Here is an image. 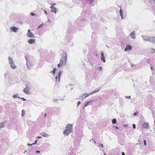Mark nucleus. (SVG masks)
I'll use <instances>...</instances> for the list:
<instances>
[{
  "label": "nucleus",
  "instance_id": "obj_16",
  "mask_svg": "<svg viewBox=\"0 0 155 155\" xmlns=\"http://www.w3.org/2000/svg\"><path fill=\"white\" fill-rule=\"evenodd\" d=\"M130 35L133 38H135V33L134 31H133L130 34Z\"/></svg>",
  "mask_w": 155,
  "mask_h": 155
},
{
  "label": "nucleus",
  "instance_id": "obj_17",
  "mask_svg": "<svg viewBox=\"0 0 155 155\" xmlns=\"http://www.w3.org/2000/svg\"><path fill=\"white\" fill-rule=\"evenodd\" d=\"M6 123L5 122L2 123L0 124V128H2L4 127L5 125V124Z\"/></svg>",
  "mask_w": 155,
  "mask_h": 155
},
{
  "label": "nucleus",
  "instance_id": "obj_12",
  "mask_svg": "<svg viewBox=\"0 0 155 155\" xmlns=\"http://www.w3.org/2000/svg\"><path fill=\"white\" fill-rule=\"evenodd\" d=\"M148 40L151 42H153L155 41V37H149Z\"/></svg>",
  "mask_w": 155,
  "mask_h": 155
},
{
  "label": "nucleus",
  "instance_id": "obj_20",
  "mask_svg": "<svg viewBox=\"0 0 155 155\" xmlns=\"http://www.w3.org/2000/svg\"><path fill=\"white\" fill-rule=\"evenodd\" d=\"M92 93L91 92L90 93H87V94H84V95H86V96H85V97L84 98H85L87 97H88V96H89V95L92 94Z\"/></svg>",
  "mask_w": 155,
  "mask_h": 155
},
{
  "label": "nucleus",
  "instance_id": "obj_30",
  "mask_svg": "<svg viewBox=\"0 0 155 155\" xmlns=\"http://www.w3.org/2000/svg\"><path fill=\"white\" fill-rule=\"evenodd\" d=\"M30 14L31 16H35L36 15L35 14L33 13H31Z\"/></svg>",
  "mask_w": 155,
  "mask_h": 155
},
{
  "label": "nucleus",
  "instance_id": "obj_48",
  "mask_svg": "<svg viewBox=\"0 0 155 155\" xmlns=\"http://www.w3.org/2000/svg\"><path fill=\"white\" fill-rule=\"evenodd\" d=\"M104 155H106V154L105 153H104Z\"/></svg>",
  "mask_w": 155,
  "mask_h": 155
},
{
  "label": "nucleus",
  "instance_id": "obj_4",
  "mask_svg": "<svg viewBox=\"0 0 155 155\" xmlns=\"http://www.w3.org/2000/svg\"><path fill=\"white\" fill-rule=\"evenodd\" d=\"M62 73L63 72L62 71H59L58 76H56L55 78L56 79V81L57 82L58 81H57V79H58V82H60V78Z\"/></svg>",
  "mask_w": 155,
  "mask_h": 155
},
{
  "label": "nucleus",
  "instance_id": "obj_45",
  "mask_svg": "<svg viewBox=\"0 0 155 155\" xmlns=\"http://www.w3.org/2000/svg\"><path fill=\"white\" fill-rule=\"evenodd\" d=\"M94 143H96V142L95 141H94Z\"/></svg>",
  "mask_w": 155,
  "mask_h": 155
},
{
  "label": "nucleus",
  "instance_id": "obj_15",
  "mask_svg": "<svg viewBox=\"0 0 155 155\" xmlns=\"http://www.w3.org/2000/svg\"><path fill=\"white\" fill-rule=\"evenodd\" d=\"M94 102L93 101H90L87 102L86 104L84 105V107H87V106H88L89 105H90V103H93Z\"/></svg>",
  "mask_w": 155,
  "mask_h": 155
},
{
  "label": "nucleus",
  "instance_id": "obj_28",
  "mask_svg": "<svg viewBox=\"0 0 155 155\" xmlns=\"http://www.w3.org/2000/svg\"><path fill=\"white\" fill-rule=\"evenodd\" d=\"M58 101L57 99H53V101L54 102H57Z\"/></svg>",
  "mask_w": 155,
  "mask_h": 155
},
{
  "label": "nucleus",
  "instance_id": "obj_40",
  "mask_svg": "<svg viewBox=\"0 0 155 155\" xmlns=\"http://www.w3.org/2000/svg\"><path fill=\"white\" fill-rule=\"evenodd\" d=\"M122 155H125V153L124 152L122 153Z\"/></svg>",
  "mask_w": 155,
  "mask_h": 155
},
{
  "label": "nucleus",
  "instance_id": "obj_7",
  "mask_svg": "<svg viewBox=\"0 0 155 155\" xmlns=\"http://www.w3.org/2000/svg\"><path fill=\"white\" fill-rule=\"evenodd\" d=\"M132 47L130 45H127L125 48L124 51H130L131 50Z\"/></svg>",
  "mask_w": 155,
  "mask_h": 155
},
{
  "label": "nucleus",
  "instance_id": "obj_42",
  "mask_svg": "<svg viewBox=\"0 0 155 155\" xmlns=\"http://www.w3.org/2000/svg\"><path fill=\"white\" fill-rule=\"evenodd\" d=\"M37 138H41V137H40V136H38V137H37Z\"/></svg>",
  "mask_w": 155,
  "mask_h": 155
},
{
  "label": "nucleus",
  "instance_id": "obj_37",
  "mask_svg": "<svg viewBox=\"0 0 155 155\" xmlns=\"http://www.w3.org/2000/svg\"><path fill=\"white\" fill-rule=\"evenodd\" d=\"M33 145V144H30V143H28V146H31V145Z\"/></svg>",
  "mask_w": 155,
  "mask_h": 155
},
{
  "label": "nucleus",
  "instance_id": "obj_14",
  "mask_svg": "<svg viewBox=\"0 0 155 155\" xmlns=\"http://www.w3.org/2000/svg\"><path fill=\"white\" fill-rule=\"evenodd\" d=\"M100 90V87L96 88L95 90L91 92L92 94L99 92Z\"/></svg>",
  "mask_w": 155,
  "mask_h": 155
},
{
  "label": "nucleus",
  "instance_id": "obj_3",
  "mask_svg": "<svg viewBox=\"0 0 155 155\" xmlns=\"http://www.w3.org/2000/svg\"><path fill=\"white\" fill-rule=\"evenodd\" d=\"M8 61L11 66L12 68H16V66L15 65L12 58L11 57H9L8 58Z\"/></svg>",
  "mask_w": 155,
  "mask_h": 155
},
{
  "label": "nucleus",
  "instance_id": "obj_25",
  "mask_svg": "<svg viewBox=\"0 0 155 155\" xmlns=\"http://www.w3.org/2000/svg\"><path fill=\"white\" fill-rule=\"evenodd\" d=\"M120 15L121 17H122V15H123V13H122V11L121 9H120Z\"/></svg>",
  "mask_w": 155,
  "mask_h": 155
},
{
  "label": "nucleus",
  "instance_id": "obj_46",
  "mask_svg": "<svg viewBox=\"0 0 155 155\" xmlns=\"http://www.w3.org/2000/svg\"><path fill=\"white\" fill-rule=\"evenodd\" d=\"M154 68H151V70H153V69Z\"/></svg>",
  "mask_w": 155,
  "mask_h": 155
},
{
  "label": "nucleus",
  "instance_id": "obj_29",
  "mask_svg": "<svg viewBox=\"0 0 155 155\" xmlns=\"http://www.w3.org/2000/svg\"><path fill=\"white\" fill-rule=\"evenodd\" d=\"M133 127L134 129H135L136 128V125L134 124H133Z\"/></svg>",
  "mask_w": 155,
  "mask_h": 155
},
{
  "label": "nucleus",
  "instance_id": "obj_13",
  "mask_svg": "<svg viewBox=\"0 0 155 155\" xmlns=\"http://www.w3.org/2000/svg\"><path fill=\"white\" fill-rule=\"evenodd\" d=\"M28 42L30 44H32L34 43H35V39H29L28 41Z\"/></svg>",
  "mask_w": 155,
  "mask_h": 155
},
{
  "label": "nucleus",
  "instance_id": "obj_34",
  "mask_svg": "<svg viewBox=\"0 0 155 155\" xmlns=\"http://www.w3.org/2000/svg\"><path fill=\"white\" fill-rule=\"evenodd\" d=\"M114 128L115 129H118V127L117 126H115L114 127Z\"/></svg>",
  "mask_w": 155,
  "mask_h": 155
},
{
  "label": "nucleus",
  "instance_id": "obj_51",
  "mask_svg": "<svg viewBox=\"0 0 155 155\" xmlns=\"http://www.w3.org/2000/svg\"><path fill=\"white\" fill-rule=\"evenodd\" d=\"M72 88H71V90H72Z\"/></svg>",
  "mask_w": 155,
  "mask_h": 155
},
{
  "label": "nucleus",
  "instance_id": "obj_50",
  "mask_svg": "<svg viewBox=\"0 0 155 155\" xmlns=\"http://www.w3.org/2000/svg\"><path fill=\"white\" fill-rule=\"evenodd\" d=\"M99 68H101V67H99Z\"/></svg>",
  "mask_w": 155,
  "mask_h": 155
},
{
  "label": "nucleus",
  "instance_id": "obj_47",
  "mask_svg": "<svg viewBox=\"0 0 155 155\" xmlns=\"http://www.w3.org/2000/svg\"><path fill=\"white\" fill-rule=\"evenodd\" d=\"M71 86V85H68V86Z\"/></svg>",
  "mask_w": 155,
  "mask_h": 155
},
{
  "label": "nucleus",
  "instance_id": "obj_36",
  "mask_svg": "<svg viewBox=\"0 0 155 155\" xmlns=\"http://www.w3.org/2000/svg\"><path fill=\"white\" fill-rule=\"evenodd\" d=\"M134 116H136L137 115V113L136 112H135V113L134 114Z\"/></svg>",
  "mask_w": 155,
  "mask_h": 155
},
{
  "label": "nucleus",
  "instance_id": "obj_39",
  "mask_svg": "<svg viewBox=\"0 0 155 155\" xmlns=\"http://www.w3.org/2000/svg\"><path fill=\"white\" fill-rule=\"evenodd\" d=\"M36 153H40V151H36Z\"/></svg>",
  "mask_w": 155,
  "mask_h": 155
},
{
  "label": "nucleus",
  "instance_id": "obj_38",
  "mask_svg": "<svg viewBox=\"0 0 155 155\" xmlns=\"http://www.w3.org/2000/svg\"><path fill=\"white\" fill-rule=\"evenodd\" d=\"M87 0L88 1H90L91 3L93 2L92 0Z\"/></svg>",
  "mask_w": 155,
  "mask_h": 155
},
{
  "label": "nucleus",
  "instance_id": "obj_19",
  "mask_svg": "<svg viewBox=\"0 0 155 155\" xmlns=\"http://www.w3.org/2000/svg\"><path fill=\"white\" fill-rule=\"evenodd\" d=\"M18 94H14L13 96H12V97L13 98H20V97H18Z\"/></svg>",
  "mask_w": 155,
  "mask_h": 155
},
{
  "label": "nucleus",
  "instance_id": "obj_6",
  "mask_svg": "<svg viewBox=\"0 0 155 155\" xmlns=\"http://www.w3.org/2000/svg\"><path fill=\"white\" fill-rule=\"evenodd\" d=\"M30 89V88H29V87H28V86L27 85L26 86V88L24 89L23 91H24V92L25 93H26L27 94H28L29 93V91Z\"/></svg>",
  "mask_w": 155,
  "mask_h": 155
},
{
  "label": "nucleus",
  "instance_id": "obj_35",
  "mask_svg": "<svg viewBox=\"0 0 155 155\" xmlns=\"http://www.w3.org/2000/svg\"><path fill=\"white\" fill-rule=\"evenodd\" d=\"M37 140H36L35 141V143H33L32 144H36V143H37Z\"/></svg>",
  "mask_w": 155,
  "mask_h": 155
},
{
  "label": "nucleus",
  "instance_id": "obj_2",
  "mask_svg": "<svg viewBox=\"0 0 155 155\" xmlns=\"http://www.w3.org/2000/svg\"><path fill=\"white\" fill-rule=\"evenodd\" d=\"M73 131V125L68 124L66 126V129L63 132V134L65 136H68Z\"/></svg>",
  "mask_w": 155,
  "mask_h": 155
},
{
  "label": "nucleus",
  "instance_id": "obj_11",
  "mask_svg": "<svg viewBox=\"0 0 155 155\" xmlns=\"http://www.w3.org/2000/svg\"><path fill=\"white\" fill-rule=\"evenodd\" d=\"M18 30V28L15 27H12L10 29V30L11 31H14L15 32H16Z\"/></svg>",
  "mask_w": 155,
  "mask_h": 155
},
{
  "label": "nucleus",
  "instance_id": "obj_10",
  "mask_svg": "<svg viewBox=\"0 0 155 155\" xmlns=\"http://www.w3.org/2000/svg\"><path fill=\"white\" fill-rule=\"evenodd\" d=\"M50 8L51 9V11L52 12H54L55 13H56V8L55 7H54L53 6H51Z\"/></svg>",
  "mask_w": 155,
  "mask_h": 155
},
{
  "label": "nucleus",
  "instance_id": "obj_26",
  "mask_svg": "<svg viewBox=\"0 0 155 155\" xmlns=\"http://www.w3.org/2000/svg\"><path fill=\"white\" fill-rule=\"evenodd\" d=\"M99 145L100 147H101L102 148L103 147V144L99 143Z\"/></svg>",
  "mask_w": 155,
  "mask_h": 155
},
{
  "label": "nucleus",
  "instance_id": "obj_21",
  "mask_svg": "<svg viewBox=\"0 0 155 155\" xmlns=\"http://www.w3.org/2000/svg\"><path fill=\"white\" fill-rule=\"evenodd\" d=\"M56 71V69L54 68V69L52 70V71H51L50 72L52 74H54Z\"/></svg>",
  "mask_w": 155,
  "mask_h": 155
},
{
  "label": "nucleus",
  "instance_id": "obj_9",
  "mask_svg": "<svg viewBox=\"0 0 155 155\" xmlns=\"http://www.w3.org/2000/svg\"><path fill=\"white\" fill-rule=\"evenodd\" d=\"M101 61H103L104 62H105V57L104 56V52L102 51L101 52Z\"/></svg>",
  "mask_w": 155,
  "mask_h": 155
},
{
  "label": "nucleus",
  "instance_id": "obj_22",
  "mask_svg": "<svg viewBox=\"0 0 155 155\" xmlns=\"http://www.w3.org/2000/svg\"><path fill=\"white\" fill-rule=\"evenodd\" d=\"M25 111L24 110H22L21 111V117H23L25 115Z\"/></svg>",
  "mask_w": 155,
  "mask_h": 155
},
{
  "label": "nucleus",
  "instance_id": "obj_32",
  "mask_svg": "<svg viewBox=\"0 0 155 155\" xmlns=\"http://www.w3.org/2000/svg\"><path fill=\"white\" fill-rule=\"evenodd\" d=\"M81 104V102L80 101H79L77 103V106L78 107V106L79 105V104Z\"/></svg>",
  "mask_w": 155,
  "mask_h": 155
},
{
  "label": "nucleus",
  "instance_id": "obj_18",
  "mask_svg": "<svg viewBox=\"0 0 155 155\" xmlns=\"http://www.w3.org/2000/svg\"><path fill=\"white\" fill-rule=\"evenodd\" d=\"M41 135L44 137H47L48 135L45 133H42L41 134Z\"/></svg>",
  "mask_w": 155,
  "mask_h": 155
},
{
  "label": "nucleus",
  "instance_id": "obj_33",
  "mask_svg": "<svg viewBox=\"0 0 155 155\" xmlns=\"http://www.w3.org/2000/svg\"><path fill=\"white\" fill-rule=\"evenodd\" d=\"M144 145L145 146H146V140H144Z\"/></svg>",
  "mask_w": 155,
  "mask_h": 155
},
{
  "label": "nucleus",
  "instance_id": "obj_49",
  "mask_svg": "<svg viewBox=\"0 0 155 155\" xmlns=\"http://www.w3.org/2000/svg\"><path fill=\"white\" fill-rule=\"evenodd\" d=\"M46 114H45V116H46Z\"/></svg>",
  "mask_w": 155,
  "mask_h": 155
},
{
  "label": "nucleus",
  "instance_id": "obj_27",
  "mask_svg": "<svg viewBox=\"0 0 155 155\" xmlns=\"http://www.w3.org/2000/svg\"><path fill=\"white\" fill-rule=\"evenodd\" d=\"M126 98L127 99H130L131 98V97L130 96H126Z\"/></svg>",
  "mask_w": 155,
  "mask_h": 155
},
{
  "label": "nucleus",
  "instance_id": "obj_41",
  "mask_svg": "<svg viewBox=\"0 0 155 155\" xmlns=\"http://www.w3.org/2000/svg\"><path fill=\"white\" fill-rule=\"evenodd\" d=\"M42 25V24H41V25L39 26V27H38V28H39L41 26V25Z\"/></svg>",
  "mask_w": 155,
  "mask_h": 155
},
{
  "label": "nucleus",
  "instance_id": "obj_8",
  "mask_svg": "<svg viewBox=\"0 0 155 155\" xmlns=\"http://www.w3.org/2000/svg\"><path fill=\"white\" fill-rule=\"evenodd\" d=\"M27 35L30 38H33L34 37V34L31 32L29 29H28V31Z\"/></svg>",
  "mask_w": 155,
  "mask_h": 155
},
{
  "label": "nucleus",
  "instance_id": "obj_5",
  "mask_svg": "<svg viewBox=\"0 0 155 155\" xmlns=\"http://www.w3.org/2000/svg\"><path fill=\"white\" fill-rule=\"evenodd\" d=\"M142 127L143 128L148 129L149 127V124L148 123H144L142 125Z\"/></svg>",
  "mask_w": 155,
  "mask_h": 155
},
{
  "label": "nucleus",
  "instance_id": "obj_24",
  "mask_svg": "<svg viewBox=\"0 0 155 155\" xmlns=\"http://www.w3.org/2000/svg\"><path fill=\"white\" fill-rule=\"evenodd\" d=\"M116 119L115 118L113 119L112 120V123L113 124H115L116 122Z\"/></svg>",
  "mask_w": 155,
  "mask_h": 155
},
{
  "label": "nucleus",
  "instance_id": "obj_44",
  "mask_svg": "<svg viewBox=\"0 0 155 155\" xmlns=\"http://www.w3.org/2000/svg\"><path fill=\"white\" fill-rule=\"evenodd\" d=\"M56 3H53V5H56Z\"/></svg>",
  "mask_w": 155,
  "mask_h": 155
},
{
  "label": "nucleus",
  "instance_id": "obj_1",
  "mask_svg": "<svg viewBox=\"0 0 155 155\" xmlns=\"http://www.w3.org/2000/svg\"><path fill=\"white\" fill-rule=\"evenodd\" d=\"M61 59L60 60L59 64H58V67H62L66 64V62L67 60V55L66 53L63 52L62 54Z\"/></svg>",
  "mask_w": 155,
  "mask_h": 155
},
{
  "label": "nucleus",
  "instance_id": "obj_31",
  "mask_svg": "<svg viewBox=\"0 0 155 155\" xmlns=\"http://www.w3.org/2000/svg\"><path fill=\"white\" fill-rule=\"evenodd\" d=\"M20 98H21V99L23 101H26V99H25L23 97H21V98L20 97Z\"/></svg>",
  "mask_w": 155,
  "mask_h": 155
},
{
  "label": "nucleus",
  "instance_id": "obj_23",
  "mask_svg": "<svg viewBox=\"0 0 155 155\" xmlns=\"http://www.w3.org/2000/svg\"><path fill=\"white\" fill-rule=\"evenodd\" d=\"M151 53H155V50L153 48H151Z\"/></svg>",
  "mask_w": 155,
  "mask_h": 155
},
{
  "label": "nucleus",
  "instance_id": "obj_43",
  "mask_svg": "<svg viewBox=\"0 0 155 155\" xmlns=\"http://www.w3.org/2000/svg\"><path fill=\"white\" fill-rule=\"evenodd\" d=\"M45 13L46 14H47V12L46 11H45Z\"/></svg>",
  "mask_w": 155,
  "mask_h": 155
}]
</instances>
